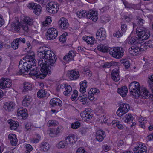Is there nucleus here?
<instances>
[{"label": "nucleus", "instance_id": "obj_1", "mask_svg": "<svg viewBox=\"0 0 153 153\" xmlns=\"http://www.w3.org/2000/svg\"><path fill=\"white\" fill-rule=\"evenodd\" d=\"M45 46L40 47L38 55L40 58L44 59L46 65H48L50 69H52L55 65L57 58L53 52Z\"/></svg>", "mask_w": 153, "mask_h": 153}, {"label": "nucleus", "instance_id": "obj_2", "mask_svg": "<svg viewBox=\"0 0 153 153\" xmlns=\"http://www.w3.org/2000/svg\"><path fill=\"white\" fill-rule=\"evenodd\" d=\"M34 57L33 54L26 56L20 61L19 65V71L18 74H26L30 69L35 67L36 60Z\"/></svg>", "mask_w": 153, "mask_h": 153}, {"label": "nucleus", "instance_id": "obj_3", "mask_svg": "<svg viewBox=\"0 0 153 153\" xmlns=\"http://www.w3.org/2000/svg\"><path fill=\"white\" fill-rule=\"evenodd\" d=\"M129 89L131 94L136 98L140 97L144 99H148L150 94L145 88H141L140 84L137 82H131L129 85Z\"/></svg>", "mask_w": 153, "mask_h": 153}, {"label": "nucleus", "instance_id": "obj_4", "mask_svg": "<svg viewBox=\"0 0 153 153\" xmlns=\"http://www.w3.org/2000/svg\"><path fill=\"white\" fill-rule=\"evenodd\" d=\"M77 16L79 18H87L91 19L94 21H96L98 19V13L97 12H94L93 10L90 11L81 10L80 11L76 13Z\"/></svg>", "mask_w": 153, "mask_h": 153}, {"label": "nucleus", "instance_id": "obj_5", "mask_svg": "<svg viewBox=\"0 0 153 153\" xmlns=\"http://www.w3.org/2000/svg\"><path fill=\"white\" fill-rule=\"evenodd\" d=\"M137 36L140 41L148 39L150 36L149 30L142 27H139L136 29Z\"/></svg>", "mask_w": 153, "mask_h": 153}, {"label": "nucleus", "instance_id": "obj_6", "mask_svg": "<svg viewBox=\"0 0 153 153\" xmlns=\"http://www.w3.org/2000/svg\"><path fill=\"white\" fill-rule=\"evenodd\" d=\"M109 53L113 57L118 59L121 58L124 54V50L121 47L111 48Z\"/></svg>", "mask_w": 153, "mask_h": 153}, {"label": "nucleus", "instance_id": "obj_7", "mask_svg": "<svg viewBox=\"0 0 153 153\" xmlns=\"http://www.w3.org/2000/svg\"><path fill=\"white\" fill-rule=\"evenodd\" d=\"M39 69L37 67H33L32 68L30 69L28 72V74L31 76H35L37 78H40V79H43L46 76L44 73H42L39 71Z\"/></svg>", "mask_w": 153, "mask_h": 153}, {"label": "nucleus", "instance_id": "obj_8", "mask_svg": "<svg viewBox=\"0 0 153 153\" xmlns=\"http://www.w3.org/2000/svg\"><path fill=\"white\" fill-rule=\"evenodd\" d=\"M42 58H40L38 62V64L39 66L40 67V71L42 73H44L47 75L48 74H50L51 73V69H49V66L48 65H46L45 62H43V60L42 59Z\"/></svg>", "mask_w": 153, "mask_h": 153}, {"label": "nucleus", "instance_id": "obj_9", "mask_svg": "<svg viewBox=\"0 0 153 153\" xmlns=\"http://www.w3.org/2000/svg\"><path fill=\"white\" fill-rule=\"evenodd\" d=\"M130 108L128 104L122 103L120 105L119 108L117 111V114L119 116H122L128 111Z\"/></svg>", "mask_w": 153, "mask_h": 153}, {"label": "nucleus", "instance_id": "obj_10", "mask_svg": "<svg viewBox=\"0 0 153 153\" xmlns=\"http://www.w3.org/2000/svg\"><path fill=\"white\" fill-rule=\"evenodd\" d=\"M12 83L10 80L8 78H2L0 80V88L5 89L10 88Z\"/></svg>", "mask_w": 153, "mask_h": 153}, {"label": "nucleus", "instance_id": "obj_11", "mask_svg": "<svg viewBox=\"0 0 153 153\" xmlns=\"http://www.w3.org/2000/svg\"><path fill=\"white\" fill-rule=\"evenodd\" d=\"M47 37L48 39L50 40L55 39L58 34L57 30L54 28H49L47 30Z\"/></svg>", "mask_w": 153, "mask_h": 153}, {"label": "nucleus", "instance_id": "obj_12", "mask_svg": "<svg viewBox=\"0 0 153 153\" xmlns=\"http://www.w3.org/2000/svg\"><path fill=\"white\" fill-rule=\"evenodd\" d=\"M59 7L54 2L48 3L47 4L46 10L51 13H56L58 10Z\"/></svg>", "mask_w": 153, "mask_h": 153}, {"label": "nucleus", "instance_id": "obj_13", "mask_svg": "<svg viewBox=\"0 0 153 153\" xmlns=\"http://www.w3.org/2000/svg\"><path fill=\"white\" fill-rule=\"evenodd\" d=\"M81 117L84 120L88 121L91 119L93 116L91 111L89 109L87 108L85 110L82 111L80 114Z\"/></svg>", "mask_w": 153, "mask_h": 153}, {"label": "nucleus", "instance_id": "obj_14", "mask_svg": "<svg viewBox=\"0 0 153 153\" xmlns=\"http://www.w3.org/2000/svg\"><path fill=\"white\" fill-rule=\"evenodd\" d=\"M134 153H146L147 148L146 146L143 143H138L137 146L133 149Z\"/></svg>", "mask_w": 153, "mask_h": 153}, {"label": "nucleus", "instance_id": "obj_15", "mask_svg": "<svg viewBox=\"0 0 153 153\" xmlns=\"http://www.w3.org/2000/svg\"><path fill=\"white\" fill-rule=\"evenodd\" d=\"M96 38L100 41L105 40L106 37L105 30L103 28L98 30L96 32Z\"/></svg>", "mask_w": 153, "mask_h": 153}, {"label": "nucleus", "instance_id": "obj_16", "mask_svg": "<svg viewBox=\"0 0 153 153\" xmlns=\"http://www.w3.org/2000/svg\"><path fill=\"white\" fill-rule=\"evenodd\" d=\"M59 27L63 29H66L69 26V24L68 20L62 17L60 18L58 22Z\"/></svg>", "mask_w": 153, "mask_h": 153}, {"label": "nucleus", "instance_id": "obj_17", "mask_svg": "<svg viewBox=\"0 0 153 153\" xmlns=\"http://www.w3.org/2000/svg\"><path fill=\"white\" fill-rule=\"evenodd\" d=\"M68 76L71 80H75L79 78L80 74L78 71L72 70L68 72Z\"/></svg>", "mask_w": 153, "mask_h": 153}, {"label": "nucleus", "instance_id": "obj_18", "mask_svg": "<svg viewBox=\"0 0 153 153\" xmlns=\"http://www.w3.org/2000/svg\"><path fill=\"white\" fill-rule=\"evenodd\" d=\"M17 115L19 117H22V119H25L27 117V111L23 108H19L17 110Z\"/></svg>", "mask_w": 153, "mask_h": 153}, {"label": "nucleus", "instance_id": "obj_19", "mask_svg": "<svg viewBox=\"0 0 153 153\" xmlns=\"http://www.w3.org/2000/svg\"><path fill=\"white\" fill-rule=\"evenodd\" d=\"M113 70L111 73V77L112 80L115 82L119 81L120 79V76L119 74V68Z\"/></svg>", "mask_w": 153, "mask_h": 153}, {"label": "nucleus", "instance_id": "obj_20", "mask_svg": "<svg viewBox=\"0 0 153 153\" xmlns=\"http://www.w3.org/2000/svg\"><path fill=\"white\" fill-rule=\"evenodd\" d=\"M49 104L51 107H54L56 106L61 107L62 105V101L58 98L51 99L50 101Z\"/></svg>", "mask_w": 153, "mask_h": 153}, {"label": "nucleus", "instance_id": "obj_21", "mask_svg": "<svg viewBox=\"0 0 153 153\" xmlns=\"http://www.w3.org/2000/svg\"><path fill=\"white\" fill-rule=\"evenodd\" d=\"M96 139L99 142L102 141L106 137L105 132L102 130H98L96 133Z\"/></svg>", "mask_w": 153, "mask_h": 153}, {"label": "nucleus", "instance_id": "obj_22", "mask_svg": "<svg viewBox=\"0 0 153 153\" xmlns=\"http://www.w3.org/2000/svg\"><path fill=\"white\" fill-rule=\"evenodd\" d=\"M4 108L8 111H12L15 108V103L12 102H6L4 105Z\"/></svg>", "mask_w": 153, "mask_h": 153}, {"label": "nucleus", "instance_id": "obj_23", "mask_svg": "<svg viewBox=\"0 0 153 153\" xmlns=\"http://www.w3.org/2000/svg\"><path fill=\"white\" fill-rule=\"evenodd\" d=\"M129 52L132 55H137L140 53L139 47L137 45L133 46L129 48Z\"/></svg>", "mask_w": 153, "mask_h": 153}, {"label": "nucleus", "instance_id": "obj_24", "mask_svg": "<svg viewBox=\"0 0 153 153\" xmlns=\"http://www.w3.org/2000/svg\"><path fill=\"white\" fill-rule=\"evenodd\" d=\"M69 146H72L75 143L76 141V139L74 135H69L65 138Z\"/></svg>", "mask_w": 153, "mask_h": 153}, {"label": "nucleus", "instance_id": "obj_25", "mask_svg": "<svg viewBox=\"0 0 153 153\" xmlns=\"http://www.w3.org/2000/svg\"><path fill=\"white\" fill-rule=\"evenodd\" d=\"M56 146L59 149H65L69 146L68 141L65 139L64 140L59 141L56 145Z\"/></svg>", "mask_w": 153, "mask_h": 153}, {"label": "nucleus", "instance_id": "obj_26", "mask_svg": "<svg viewBox=\"0 0 153 153\" xmlns=\"http://www.w3.org/2000/svg\"><path fill=\"white\" fill-rule=\"evenodd\" d=\"M83 40L85 41L88 44L92 45L96 42L95 39L90 36H85L83 37Z\"/></svg>", "mask_w": 153, "mask_h": 153}, {"label": "nucleus", "instance_id": "obj_27", "mask_svg": "<svg viewBox=\"0 0 153 153\" xmlns=\"http://www.w3.org/2000/svg\"><path fill=\"white\" fill-rule=\"evenodd\" d=\"M76 54L73 51H69L67 55L65 56L63 58L64 60L66 61L73 60L74 57L75 56Z\"/></svg>", "mask_w": 153, "mask_h": 153}, {"label": "nucleus", "instance_id": "obj_28", "mask_svg": "<svg viewBox=\"0 0 153 153\" xmlns=\"http://www.w3.org/2000/svg\"><path fill=\"white\" fill-rule=\"evenodd\" d=\"M8 123L10 125V129L12 130H16L19 126L18 122L15 121L12 119L8 120Z\"/></svg>", "mask_w": 153, "mask_h": 153}, {"label": "nucleus", "instance_id": "obj_29", "mask_svg": "<svg viewBox=\"0 0 153 153\" xmlns=\"http://www.w3.org/2000/svg\"><path fill=\"white\" fill-rule=\"evenodd\" d=\"M11 144L13 146H16L17 142V139L16 135L13 134H10L8 136Z\"/></svg>", "mask_w": 153, "mask_h": 153}, {"label": "nucleus", "instance_id": "obj_30", "mask_svg": "<svg viewBox=\"0 0 153 153\" xmlns=\"http://www.w3.org/2000/svg\"><path fill=\"white\" fill-rule=\"evenodd\" d=\"M128 91L127 88L126 86L119 88L118 90V93L123 97L126 96Z\"/></svg>", "mask_w": 153, "mask_h": 153}, {"label": "nucleus", "instance_id": "obj_31", "mask_svg": "<svg viewBox=\"0 0 153 153\" xmlns=\"http://www.w3.org/2000/svg\"><path fill=\"white\" fill-rule=\"evenodd\" d=\"M142 42H140V40L139 38L137 37H132L129 40V43L131 44H141Z\"/></svg>", "mask_w": 153, "mask_h": 153}, {"label": "nucleus", "instance_id": "obj_32", "mask_svg": "<svg viewBox=\"0 0 153 153\" xmlns=\"http://www.w3.org/2000/svg\"><path fill=\"white\" fill-rule=\"evenodd\" d=\"M112 124L114 126H116L118 129L122 130L123 128V126L122 124H121L120 121L117 120H113L112 122Z\"/></svg>", "mask_w": 153, "mask_h": 153}, {"label": "nucleus", "instance_id": "obj_33", "mask_svg": "<svg viewBox=\"0 0 153 153\" xmlns=\"http://www.w3.org/2000/svg\"><path fill=\"white\" fill-rule=\"evenodd\" d=\"M123 120L125 123H128L130 121H132L134 120V117L131 114L128 113L123 117Z\"/></svg>", "mask_w": 153, "mask_h": 153}, {"label": "nucleus", "instance_id": "obj_34", "mask_svg": "<svg viewBox=\"0 0 153 153\" xmlns=\"http://www.w3.org/2000/svg\"><path fill=\"white\" fill-rule=\"evenodd\" d=\"M118 64L119 63L114 62H105L104 63V65H103V67L105 68H108L111 67L112 66H118Z\"/></svg>", "mask_w": 153, "mask_h": 153}, {"label": "nucleus", "instance_id": "obj_35", "mask_svg": "<svg viewBox=\"0 0 153 153\" xmlns=\"http://www.w3.org/2000/svg\"><path fill=\"white\" fill-rule=\"evenodd\" d=\"M35 6H35V7L33 8V11L35 14L38 15L41 12L42 7L40 5L36 3Z\"/></svg>", "mask_w": 153, "mask_h": 153}, {"label": "nucleus", "instance_id": "obj_36", "mask_svg": "<svg viewBox=\"0 0 153 153\" xmlns=\"http://www.w3.org/2000/svg\"><path fill=\"white\" fill-rule=\"evenodd\" d=\"M31 98V97L30 96H26L22 101V105L25 107H27L29 104V102Z\"/></svg>", "mask_w": 153, "mask_h": 153}, {"label": "nucleus", "instance_id": "obj_37", "mask_svg": "<svg viewBox=\"0 0 153 153\" xmlns=\"http://www.w3.org/2000/svg\"><path fill=\"white\" fill-rule=\"evenodd\" d=\"M40 150L46 152L50 148L49 144L47 142H43L41 143L40 145Z\"/></svg>", "mask_w": 153, "mask_h": 153}, {"label": "nucleus", "instance_id": "obj_38", "mask_svg": "<svg viewBox=\"0 0 153 153\" xmlns=\"http://www.w3.org/2000/svg\"><path fill=\"white\" fill-rule=\"evenodd\" d=\"M120 62L123 64L126 69L128 68L130 65V62L127 59H122L120 60Z\"/></svg>", "mask_w": 153, "mask_h": 153}, {"label": "nucleus", "instance_id": "obj_39", "mask_svg": "<svg viewBox=\"0 0 153 153\" xmlns=\"http://www.w3.org/2000/svg\"><path fill=\"white\" fill-rule=\"evenodd\" d=\"M97 48L98 50L104 53L107 52L109 50L108 47L103 45L101 44L98 46Z\"/></svg>", "mask_w": 153, "mask_h": 153}, {"label": "nucleus", "instance_id": "obj_40", "mask_svg": "<svg viewBox=\"0 0 153 153\" xmlns=\"http://www.w3.org/2000/svg\"><path fill=\"white\" fill-rule=\"evenodd\" d=\"M146 118H144L141 117L139 119V125L143 129L145 128V126L144 124L147 123V120L146 119Z\"/></svg>", "mask_w": 153, "mask_h": 153}, {"label": "nucleus", "instance_id": "obj_41", "mask_svg": "<svg viewBox=\"0 0 153 153\" xmlns=\"http://www.w3.org/2000/svg\"><path fill=\"white\" fill-rule=\"evenodd\" d=\"M24 22L23 23H26V25H31L33 24V19L29 17H25L23 20Z\"/></svg>", "mask_w": 153, "mask_h": 153}, {"label": "nucleus", "instance_id": "obj_42", "mask_svg": "<svg viewBox=\"0 0 153 153\" xmlns=\"http://www.w3.org/2000/svg\"><path fill=\"white\" fill-rule=\"evenodd\" d=\"M24 91L31 90L32 89V85L31 84L27 82H25L24 85Z\"/></svg>", "mask_w": 153, "mask_h": 153}, {"label": "nucleus", "instance_id": "obj_43", "mask_svg": "<svg viewBox=\"0 0 153 153\" xmlns=\"http://www.w3.org/2000/svg\"><path fill=\"white\" fill-rule=\"evenodd\" d=\"M46 93L45 90L42 89L39 90L37 93V97L39 98H42L45 97L46 95Z\"/></svg>", "mask_w": 153, "mask_h": 153}, {"label": "nucleus", "instance_id": "obj_44", "mask_svg": "<svg viewBox=\"0 0 153 153\" xmlns=\"http://www.w3.org/2000/svg\"><path fill=\"white\" fill-rule=\"evenodd\" d=\"M21 26L20 23L19 22H16V23L12 24L11 25V27L14 29L15 30L18 31L20 30V27Z\"/></svg>", "mask_w": 153, "mask_h": 153}, {"label": "nucleus", "instance_id": "obj_45", "mask_svg": "<svg viewBox=\"0 0 153 153\" xmlns=\"http://www.w3.org/2000/svg\"><path fill=\"white\" fill-rule=\"evenodd\" d=\"M72 91L71 87L68 85L65 88V91L63 92L65 96H67Z\"/></svg>", "mask_w": 153, "mask_h": 153}, {"label": "nucleus", "instance_id": "obj_46", "mask_svg": "<svg viewBox=\"0 0 153 153\" xmlns=\"http://www.w3.org/2000/svg\"><path fill=\"white\" fill-rule=\"evenodd\" d=\"M19 45V43L15 39L12 43L11 46L13 49L16 50L18 48Z\"/></svg>", "mask_w": 153, "mask_h": 153}, {"label": "nucleus", "instance_id": "obj_47", "mask_svg": "<svg viewBox=\"0 0 153 153\" xmlns=\"http://www.w3.org/2000/svg\"><path fill=\"white\" fill-rule=\"evenodd\" d=\"M58 123L54 120H49L47 123V126H55L57 125Z\"/></svg>", "mask_w": 153, "mask_h": 153}, {"label": "nucleus", "instance_id": "obj_48", "mask_svg": "<svg viewBox=\"0 0 153 153\" xmlns=\"http://www.w3.org/2000/svg\"><path fill=\"white\" fill-rule=\"evenodd\" d=\"M78 91L77 90H74L73 91V94L71 95V99L72 101H76L78 96Z\"/></svg>", "mask_w": 153, "mask_h": 153}, {"label": "nucleus", "instance_id": "obj_49", "mask_svg": "<svg viewBox=\"0 0 153 153\" xmlns=\"http://www.w3.org/2000/svg\"><path fill=\"white\" fill-rule=\"evenodd\" d=\"M89 94H93L96 95L100 92L99 90L96 88H92L89 91Z\"/></svg>", "mask_w": 153, "mask_h": 153}, {"label": "nucleus", "instance_id": "obj_50", "mask_svg": "<svg viewBox=\"0 0 153 153\" xmlns=\"http://www.w3.org/2000/svg\"><path fill=\"white\" fill-rule=\"evenodd\" d=\"M80 124L79 122L76 121L73 123L71 125V127L73 129H77L80 126Z\"/></svg>", "mask_w": 153, "mask_h": 153}, {"label": "nucleus", "instance_id": "obj_51", "mask_svg": "<svg viewBox=\"0 0 153 153\" xmlns=\"http://www.w3.org/2000/svg\"><path fill=\"white\" fill-rule=\"evenodd\" d=\"M25 147L26 149V153H29L33 149L32 146L30 144H27L25 146Z\"/></svg>", "mask_w": 153, "mask_h": 153}, {"label": "nucleus", "instance_id": "obj_52", "mask_svg": "<svg viewBox=\"0 0 153 153\" xmlns=\"http://www.w3.org/2000/svg\"><path fill=\"white\" fill-rule=\"evenodd\" d=\"M67 35V33H64L63 34L60 36L59 38V40L62 42H65L66 40V36Z\"/></svg>", "mask_w": 153, "mask_h": 153}, {"label": "nucleus", "instance_id": "obj_53", "mask_svg": "<svg viewBox=\"0 0 153 153\" xmlns=\"http://www.w3.org/2000/svg\"><path fill=\"white\" fill-rule=\"evenodd\" d=\"M21 28L25 32L27 33L29 31L28 25H26V23H23L21 25Z\"/></svg>", "mask_w": 153, "mask_h": 153}, {"label": "nucleus", "instance_id": "obj_54", "mask_svg": "<svg viewBox=\"0 0 153 153\" xmlns=\"http://www.w3.org/2000/svg\"><path fill=\"white\" fill-rule=\"evenodd\" d=\"M136 21L137 24L140 26L143 25V24L144 23V20L139 17H137L136 19Z\"/></svg>", "mask_w": 153, "mask_h": 153}, {"label": "nucleus", "instance_id": "obj_55", "mask_svg": "<svg viewBox=\"0 0 153 153\" xmlns=\"http://www.w3.org/2000/svg\"><path fill=\"white\" fill-rule=\"evenodd\" d=\"M149 79L150 81L149 82V86L151 90L153 91V74L150 76Z\"/></svg>", "mask_w": 153, "mask_h": 153}, {"label": "nucleus", "instance_id": "obj_56", "mask_svg": "<svg viewBox=\"0 0 153 153\" xmlns=\"http://www.w3.org/2000/svg\"><path fill=\"white\" fill-rule=\"evenodd\" d=\"M49 135L51 137H55L58 136L54 130H51L49 131Z\"/></svg>", "mask_w": 153, "mask_h": 153}, {"label": "nucleus", "instance_id": "obj_57", "mask_svg": "<svg viewBox=\"0 0 153 153\" xmlns=\"http://www.w3.org/2000/svg\"><path fill=\"white\" fill-rule=\"evenodd\" d=\"M123 35V33L120 31H117L113 34L114 37L119 38L121 37Z\"/></svg>", "mask_w": 153, "mask_h": 153}, {"label": "nucleus", "instance_id": "obj_58", "mask_svg": "<svg viewBox=\"0 0 153 153\" xmlns=\"http://www.w3.org/2000/svg\"><path fill=\"white\" fill-rule=\"evenodd\" d=\"M83 73L88 76H91L92 75L91 71L87 68H85L84 69Z\"/></svg>", "mask_w": 153, "mask_h": 153}, {"label": "nucleus", "instance_id": "obj_59", "mask_svg": "<svg viewBox=\"0 0 153 153\" xmlns=\"http://www.w3.org/2000/svg\"><path fill=\"white\" fill-rule=\"evenodd\" d=\"M24 126L26 131L29 130L32 128V126L28 123H25L24 124Z\"/></svg>", "mask_w": 153, "mask_h": 153}, {"label": "nucleus", "instance_id": "obj_60", "mask_svg": "<svg viewBox=\"0 0 153 153\" xmlns=\"http://www.w3.org/2000/svg\"><path fill=\"white\" fill-rule=\"evenodd\" d=\"M20 44L21 42L23 43H24L25 42V39L24 38H19L16 39H15Z\"/></svg>", "mask_w": 153, "mask_h": 153}, {"label": "nucleus", "instance_id": "obj_61", "mask_svg": "<svg viewBox=\"0 0 153 153\" xmlns=\"http://www.w3.org/2000/svg\"><path fill=\"white\" fill-rule=\"evenodd\" d=\"M76 153H88L82 147L78 148L76 152Z\"/></svg>", "mask_w": 153, "mask_h": 153}, {"label": "nucleus", "instance_id": "obj_62", "mask_svg": "<svg viewBox=\"0 0 153 153\" xmlns=\"http://www.w3.org/2000/svg\"><path fill=\"white\" fill-rule=\"evenodd\" d=\"M124 18L126 22H130L133 18V16L131 15H129L128 16H125Z\"/></svg>", "mask_w": 153, "mask_h": 153}, {"label": "nucleus", "instance_id": "obj_63", "mask_svg": "<svg viewBox=\"0 0 153 153\" xmlns=\"http://www.w3.org/2000/svg\"><path fill=\"white\" fill-rule=\"evenodd\" d=\"M36 4V3L34 2H30L27 5V7L30 9H31L33 10V9L34 7H35L34 6H35Z\"/></svg>", "mask_w": 153, "mask_h": 153}, {"label": "nucleus", "instance_id": "obj_64", "mask_svg": "<svg viewBox=\"0 0 153 153\" xmlns=\"http://www.w3.org/2000/svg\"><path fill=\"white\" fill-rule=\"evenodd\" d=\"M147 46L150 48H153V40H150L146 43Z\"/></svg>", "mask_w": 153, "mask_h": 153}]
</instances>
